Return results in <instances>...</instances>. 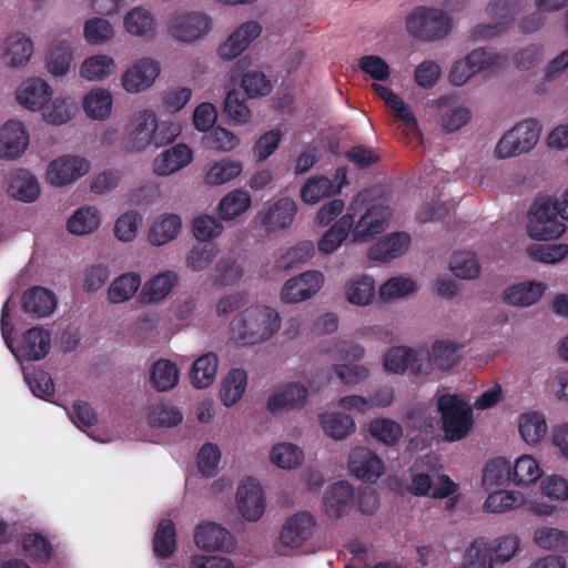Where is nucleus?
<instances>
[{
	"label": "nucleus",
	"instance_id": "nucleus-6",
	"mask_svg": "<svg viewBox=\"0 0 568 568\" xmlns=\"http://www.w3.org/2000/svg\"><path fill=\"white\" fill-rule=\"evenodd\" d=\"M540 126L537 120L528 119L506 132L495 148L499 159L516 156L528 152L539 139Z\"/></svg>",
	"mask_w": 568,
	"mask_h": 568
},
{
	"label": "nucleus",
	"instance_id": "nucleus-7",
	"mask_svg": "<svg viewBox=\"0 0 568 568\" xmlns=\"http://www.w3.org/2000/svg\"><path fill=\"white\" fill-rule=\"evenodd\" d=\"M525 6L526 0H490L486 11L490 18L497 21L477 26L473 32L474 37L484 39L505 32Z\"/></svg>",
	"mask_w": 568,
	"mask_h": 568
},
{
	"label": "nucleus",
	"instance_id": "nucleus-9",
	"mask_svg": "<svg viewBox=\"0 0 568 568\" xmlns=\"http://www.w3.org/2000/svg\"><path fill=\"white\" fill-rule=\"evenodd\" d=\"M384 367L388 372L427 375L430 373V361L423 358V353H417L407 347H394L384 357Z\"/></svg>",
	"mask_w": 568,
	"mask_h": 568
},
{
	"label": "nucleus",
	"instance_id": "nucleus-50",
	"mask_svg": "<svg viewBox=\"0 0 568 568\" xmlns=\"http://www.w3.org/2000/svg\"><path fill=\"white\" fill-rule=\"evenodd\" d=\"M100 216L97 209L81 207L68 221V231L72 234L83 235L97 230Z\"/></svg>",
	"mask_w": 568,
	"mask_h": 568
},
{
	"label": "nucleus",
	"instance_id": "nucleus-19",
	"mask_svg": "<svg viewBox=\"0 0 568 568\" xmlns=\"http://www.w3.org/2000/svg\"><path fill=\"white\" fill-rule=\"evenodd\" d=\"M389 211L383 205H373L361 216L353 230L355 242H369L385 230Z\"/></svg>",
	"mask_w": 568,
	"mask_h": 568
},
{
	"label": "nucleus",
	"instance_id": "nucleus-14",
	"mask_svg": "<svg viewBox=\"0 0 568 568\" xmlns=\"http://www.w3.org/2000/svg\"><path fill=\"white\" fill-rule=\"evenodd\" d=\"M195 545L205 551H225L234 548V538L231 532L212 521L197 525L194 530Z\"/></svg>",
	"mask_w": 568,
	"mask_h": 568
},
{
	"label": "nucleus",
	"instance_id": "nucleus-3",
	"mask_svg": "<svg viewBox=\"0 0 568 568\" xmlns=\"http://www.w3.org/2000/svg\"><path fill=\"white\" fill-rule=\"evenodd\" d=\"M442 429L449 442L463 439L473 426L471 408L458 396L445 394L437 400Z\"/></svg>",
	"mask_w": 568,
	"mask_h": 568
},
{
	"label": "nucleus",
	"instance_id": "nucleus-36",
	"mask_svg": "<svg viewBox=\"0 0 568 568\" xmlns=\"http://www.w3.org/2000/svg\"><path fill=\"white\" fill-rule=\"evenodd\" d=\"M496 562L493 550L485 537L476 538L467 548L460 568H493Z\"/></svg>",
	"mask_w": 568,
	"mask_h": 568
},
{
	"label": "nucleus",
	"instance_id": "nucleus-1",
	"mask_svg": "<svg viewBox=\"0 0 568 568\" xmlns=\"http://www.w3.org/2000/svg\"><path fill=\"white\" fill-rule=\"evenodd\" d=\"M280 326L281 317L274 308L248 307L231 322V336L240 345H254L270 338Z\"/></svg>",
	"mask_w": 568,
	"mask_h": 568
},
{
	"label": "nucleus",
	"instance_id": "nucleus-44",
	"mask_svg": "<svg viewBox=\"0 0 568 568\" xmlns=\"http://www.w3.org/2000/svg\"><path fill=\"white\" fill-rule=\"evenodd\" d=\"M541 476V469L535 458L529 455L520 456L511 467L513 484L528 486L536 483Z\"/></svg>",
	"mask_w": 568,
	"mask_h": 568
},
{
	"label": "nucleus",
	"instance_id": "nucleus-52",
	"mask_svg": "<svg viewBox=\"0 0 568 568\" xmlns=\"http://www.w3.org/2000/svg\"><path fill=\"white\" fill-rule=\"evenodd\" d=\"M114 68V61L105 54H98L84 60L81 75L90 81H100L109 77Z\"/></svg>",
	"mask_w": 568,
	"mask_h": 568
},
{
	"label": "nucleus",
	"instance_id": "nucleus-61",
	"mask_svg": "<svg viewBox=\"0 0 568 568\" xmlns=\"http://www.w3.org/2000/svg\"><path fill=\"white\" fill-rule=\"evenodd\" d=\"M535 542L544 549L568 552V534L557 528H540L535 531Z\"/></svg>",
	"mask_w": 568,
	"mask_h": 568
},
{
	"label": "nucleus",
	"instance_id": "nucleus-42",
	"mask_svg": "<svg viewBox=\"0 0 568 568\" xmlns=\"http://www.w3.org/2000/svg\"><path fill=\"white\" fill-rule=\"evenodd\" d=\"M150 379L155 389L166 392L178 384L179 369L171 361L160 359L153 364Z\"/></svg>",
	"mask_w": 568,
	"mask_h": 568
},
{
	"label": "nucleus",
	"instance_id": "nucleus-4",
	"mask_svg": "<svg viewBox=\"0 0 568 568\" xmlns=\"http://www.w3.org/2000/svg\"><path fill=\"white\" fill-rule=\"evenodd\" d=\"M406 29L416 39L440 40L449 33L452 21L443 10L420 6L408 14Z\"/></svg>",
	"mask_w": 568,
	"mask_h": 568
},
{
	"label": "nucleus",
	"instance_id": "nucleus-58",
	"mask_svg": "<svg viewBox=\"0 0 568 568\" xmlns=\"http://www.w3.org/2000/svg\"><path fill=\"white\" fill-rule=\"evenodd\" d=\"M223 112L235 124L247 123L251 119V110L246 105L245 99H241V93L236 90L226 94Z\"/></svg>",
	"mask_w": 568,
	"mask_h": 568
},
{
	"label": "nucleus",
	"instance_id": "nucleus-59",
	"mask_svg": "<svg viewBox=\"0 0 568 568\" xmlns=\"http://www.w3.org/2000/svg\"><path fill=\"white\" fill-rule=\"evenodd\" d=\"M527 254L530 258L555 264L564 260L568 255L567 244H532L527 247Z\"/></svg>",
	"mask_w": 568,
	"mask_h": 568
},
{
	"label": "nucleus",
	"instance_id": "nucleus-13",
	"mask_svg": "<svg viewBox=\"0 0 568 568\" xmlns=\"http://www.w3.org/2000/svg\"><path fill=\"white\" fill-rule=\"evenodd\" d=\"M315 526V518L310 513L298 511L286 519L280 540L285 547L298 548L313 536Z\"/></svg>",
	"mask_w": 568,
	"mask_h": 568
},
{
	"label": "nucleus",
	"instance_id": "nucleus-28",
	"mask_svg": "<svg viewBox=\"0 0 568 568\" xmlns=\"http://www.w3.org/2000/svg\"><path fill=\"white\" fill-rule=\"evenodd\" d=\"M155 113L150 110H144L140 113L138 123L129 136L128 149L130 151L140 152L153 145Z\"/></svg>",
	"mask_w": 568,
	"mask_h": 568
},
{
	"label": "nucleus",
	"instance_id": "nucleus-48",
	"mask_svg": "<svg viewBox=\"0 0 568 568\" xmlns=\"http://www.w3.org/2000/svg\"><path fill=\"white\" fill-rule=\"evenodd\" d=\"M250 205V194L243 190H234L221 200L219 204L220 216L223 220H232L246 211Z\"/></svg>",
	"mask_w": 568,
	"mask_h": 568
},
{
	"label": "nucleus",
	"instance_id": "nucleus-12",
	"mask_svg": "<svg viewBox=\"0 0 568 568\" xmlns=\"http://www.w3.org/2000/svg\"><path fill=\"white\" fill-rule=\"evenodd\" d=\"M324 283V276L318 271H307L290 278L282 288V300L285 303H298L316 294Z\"/></svg>",
	"mask_w": 568,
	"mask_h": 568
},
{
	"label": "nucleus",
	"instance_id": "nucleus-5",
	"mask_svg": "<svg viewBox=\"0 0 568 568\" xmlns=\"http://www.w3.org/2000/svg\"><path fill=\"white\" fill-rule=\"evenodd\" d=\"M558 216L560 215L557 200L536 201L529 210L528 235L538 241L558 239L566 230L565 223Z\"/></svg>",
	"mask_w": 568,
	"mask_h": 568
},
{
	"label": "nucleus",
	"instance_id": "nucleus-51",
	"mask_svg": "<svg viewBox=\"0 0 568 568\" xmlns=\"http://www.w3.org/2000/svg\"><path fill=\"white\" fill-rule=\"evenodd\" d=\"M346 295L348 302L352 304H369L375 295V284L373 278L362 275L351 280L346 287Z\"/></svg>",
	"mask_w": 568,
	"mask_h": 568
},
{
	"label": "nucleus",
	"instance_id": "nucleus-24",
	"mask_svg": "<svg viewBox=\"0 0 568 568\" xmlns=\"http://www.w3.org/2000/svg\"><path fill=\"white\" fill-rule=\"evenodd\" d=\"M50 85L38 78L24 81L17 90L19 103L31 111L42 109L51 99Z\"/></svg>",
	"mask_w": 568,
	"mask_h": 568
},
{
	"label": "nucleus",
	"instance_id": "nucleus-2",
	"mask_svg": "<svg viewBox=\"0 0 568 568\" xmlns=\"http://www.w3.org/2000/svg\"><path fill=\"white\" fill-rule=\"evenodd\" d=\"M8 301L3 304L1 310V333L6 341L7 346L18 361L36 362L44 358L51 348V334L49 331L41 327H31L26 331L21 337L20 344L14 348L9 338V333L12 331V325L7 321Z\"/></svg>",
	"mask_w": 568,
	"mask_h": 568
},
{
	"label": "nucleus",
	"instance_id": "nucleus-40",
	"mask_svg": "<svg viewBox=\"0 0 568 568\" xmlns=\"http://www.w3.org/2000/svg\"><path fill=\"white\" fill-rule=\"evenodd\" d=\"M141 285V277L138 273L130 272L115 278L108 290V297L111 303L119 304L130 300Z\"/></svg>",
	"mask_w": 568,
	"mask_h": 568
},
{
	"label": "nucleus",
	"instance_id": "nucleus-31",
	"mask_svg": "<svg viewBox=\"0 0 568 568\" xmlns=\"http://www.w3.org/2000/svg\"><path fill=\"white\" fill-rule=\"evenodd\" d=\"M155 557L169 559L176 550V530L171 519H161L152 539Z\"/></svg>",
	"mask_w": 568,
	"mask_h": 568
},
{
	"label": "nucleus",
	"instance_id": "nucleus-41",
	"mask_svg": "<svg viewBox=\"0 0 568 568\" xmlns=\"http://www.w3.org/2000/svg\"><path fill=\"white\" fill-rule=\"evenodd\" d=\"M83 109L88 116L103 120L109 116L112 109V95L105 89L90 91L83 100Z\"/></svg>",
	"mask_w": 568,
	"mask_h": 568
},
{
	"label": "nucleus",
	"instance_id": "nucleus-55",
	"mask_svg": "<svg viewBox=\"0 0 568 568\" xmlns=\"http://www.w3.org/2000/svg\"><path fill=\"white\" fill-rule=\"evenodd\" d=\"M128 32L134 36H152L154 33V19L142 8H134L124 18Z\"/></svg>",
	"mask_w": 568,
	"mask_h": 568
},
{
	"label": "nucleus",
	"instance_id": "nucleus-16",
	"mask_svg": "<svg viewBox=\"0 0 568 568\" xmlns=\"http://www.w3.org/2000/svg\"><path fill=\"white\" fill-rule=\"evenodd\" d=\"M346 170L343 168L336 170L335 180L338 183L324 175L310 178L301 190V197L305 203L315 204L324 197L338 193L346 183Z\"/></svg>",
	"mask_w": 568,
	"mask_h": 568
},
{
	"label": "nucleus",
	"instance_id": "nucleus-25",
	"mask_svg": "<svg viewBox=\"0 0 568 568\" xmlns=\"http://www.w3.org/2000/svg\"><path fill=\"white\" fill-rule=\"evenodd\" d=\"M410 237L404 232H396L387 235L374 244L368 251L372 261L388 262L403 255L409 247Z\"/></svg>",
	"mask_w": 568,
	"mask_h": 568
},
{
	"label": "nucleus",
	"instance_id": "nucleus-57",
	"mask_svg": "<svg viewBox=\"0 0 568 568\" xmlns=\"http://www.w3.org/2000/svg\"><path fill=\"white\" fill-rule=\"evenodd\" d=\"M449 267L457 277L464 280L475 278L480 272L479 263L475 254L470 252L454 253Z\"/></svg>",
	"mask_w": 568,
	"mask_h": 568
},
{
	"label": "nucleus",
	"instance_id": "nucleus-39",
	"mask_svg": "<svg viewBox=\"0 0 568 568\" xmlns=\"http://www.w3.org/2000/svg\"><path fill=\"white\" fill-rule=\"evenodd\" d=\"M182 227L181 217L176 214H169L155 222L149 232V240L154 245H163L174 240Z\"/></svg>",
	"mask_w": 568,
	"mask_h": 568
},
{
	"label": "nucleus",
	"instance_id": "nucleus-23",
	"mask_svg": "<svg viewBox=\"0 0 568 568\" xmlns=\"http://www.w3.org/2000/svg\"><path fill=\"white\" fill-rule=\"evenodd\" d=\"M354 500V488L347 481H337L324 496L325 513L328 517L341 518L348 514Z\"/></svg>",
	"mask_w": 568,
	"mask_h": 568
},
{
	"label": "nucleus",
	"instance_id": "nucleus-27",
	"mask_svg": "<svg viewBox=\"0 0 568 568\" xmlns=\"http://www.w3.org/2000/svg\"><path fill=\"white\" fill-rule=\"evenodd\" d=\"M8 193L21 202L31 203L39 197L40 186L30 171L20 169L11 174Z\"/></svg>",
	"mask_w": 568,
	"mask_h": 568
},
{
	"label": "nucleus",
	"instance_id": "nucleus-8",
	"mask_svg": "<svg viewBox=\"0 0 568 568\" xmlns=\"http://www.w3.org/2000/svg\"><path fill=\"white\" fill-rule=\"evenodd\" d=\"M211 19L200 12L175 13L171 17L168 31L181 42H193L209 32Z\"/></svg>",
	"mask_w": 568,
	"mask_h": 568
},
{
	"label": "nucleus",
	"instance_id": "nucleus-56",
	"mask_svg": "<svg viewBox=\"0 0 568 568\" xmlns=\"http://www.w3.org/2000/svg\"><path fill=\"white\" fill-rule=\"evenodd\" d=\"M369 433L382 443L393 446L400 439L403 429L400 424L395 420L376 418L369 424Z\"/></svg>",
	"mask_w": 568,
	"mask_h": 568
},
{
	"label": "nucleus",
	"instance_id": "nucleus-37",
	"mask_svg": "<svg viewBox=\"0 0 568 568\" xmlns=\"http://www.w3.org/2000/svg\"><path fill=\"white\" fill-rule=\"evenodd\" d=\"M509 481L513 483L511 466L505 458H494L486 464L481 477L485 489L489 490Z\"/></svg>",
	"mask_w": 568,
	"mask_h": 568
},
{
	"label": "nucleus",
	"instance_id": "nucleus-43",
	"mask_svg": "<svg viewBox=\"0 0 568 568\" xmlns=\"http://www.w3.org/2000/svg\"><path fill=\"white\" fill-rule=\"evenodd\" d=\"M321 426L327 436L343 439L354 432L355 422L348 415L331 413L321 416Z\"/></svg>",
	"mask_w": 568,
	"mask_h": 568
},
{
	"label": "nucleus",
	"instance_id": "nucleus-29",
	"mask_svg": "<svg viewBox=\"0 0 568 568\" xmlns=\"http://www.w3.org/2000/svg\"><path fill=\"white\" fill-rule=\"evenodd\" d=\"M546 286L538 282H523L509 286L504 292V300L510 305L515 306H530L537 303Z\"/></svg>",
	"mask_w": 568,
	"mask_h": 568
},
{
	"label": "nucleus",
	"instance_id": "nucleus-34",
	"mask_svg": "<svg viewBox=\"0 0 568 568\" xmlns=\"http://www.w3.org/2000/svg\"><path fill=\"white\" fill-rule=\"evenodd\" d=\"M296 204L292 199H280L263 216L262 223L270 229H285L292 224Z\"/></svg>",
	"mask_w": 568,
	"mask_h": 568
},
{
	"label": "nucleus",
	"instance_id": "nucleus-21",
	"mask_svg": "<svg viewBox=\"0 0 568 568\" xmlns=\"http://www.w3.org/2000/svg\"><path fill=\"white\" fill-rule=\"evenodd\" d=\"M160 73V65L152 59H141L122 77V85L128 92H140L149 88Z\"/></svg>",
	"mask_w": 568,
	"mask_h": 568
},
{
	"label": "nucleus",
	"instance_id": "nucleus-18",
	"mask_svg": "<svg viewBox=\"0 0 568 568\" xmlns=\"http://www.w3.org/2000/svg\"><path fill=\"white\" fill-rule=\"evenodd\" d=\"M357 202H353L347 212L337 220L320 239L318 250L324 254L335 252L342 243L347 239L352 227L354 226Z\"/></svg>",
	"mask_w": 568,
	"mask_h": 568
},
{
	"label": "nucleus",
	"instance_id": "nucleus-62",
	"mask_svg": "<svg viewBox=\"0 0 568 568\" xmlns=\"http://www.w3.org/2000/svg\"><path fill=\"white\" fill-rule=\"evenodd\" d=\"M242 164L239 161H221L213 164L206 173V182L213 185L226 183L242 172Z\"/></svg>",
	"mask_w": 568,
	"mask_h": 568
},
{
	"label": "nucleus",
	"instance_id": "nucleus-10",
	"mask_svg": "<svg viewBox=\"0 0 568 568\" xmlns=\"http://www.w3.org/2000/svg\"><path fill=\"white\" fill-rule=\"evenodd\" d=\"M90 162L75 155H63L52 161L47 170V180L50 184L63 186L87 174Z\"/></svg>",
	"mask_w": 568,
	"mask_h": 568
},
{
	"label": "nucleus",
	"instance_id": "nucleus-33",
	"mask_svg": "<svg viewBox=\"0 0 568 568\" xmlns=\"http://www.w3.org/2000/svg\"><path fill=\"white\" fill-rule=\"evenodd\" d=\"M178 280L174 272L168 271L151 278L142 290L140 298L143 303L163 300L173 288Z\"/></svg>",
	"mask_w": 568,
	"mask_h": 568
},
{
	"label": "nucleus",
	"instance_id": "nucleus-32",
	"mask_svg": "<svg viewBox=\"0 0 568 568\" xmlns=\"http://www.w3.org/2000/svg\"><path fill=\"white\" fill-rule=\"evenodd\" d=\"M219 361L214 353L200 356L192 365L190 372L191 383L196 388L210 386L217 373Z\"/></svg>",
	"mask_w": 568,
	"mask_h": 568
},
{
	"label": "nucleus",
	"instance_id": "nucleus-22",
	"mask_svg": "<svg viewBox=\"0 0 568 568\" xmlns=\"http://www.w3.org/2000/svg\"><path fill=\"white\" fill-rule=\"evenodd\" d=\"M308 398V389L301 383H287L267 400V409L276 414L282 409L301 408Z\"/></svg>",
	"mask_w": 568,
	"mask_h": 568
},
{
	"label": "nucleus",
	"instance_id": "nucleus-47",
	"mask_svg": "<svg viewBox=\"0 0 568 568\" xmlns=\"http://www.w3.org/2000/svg\"><path fill=\"white\" fill-rule=\"evenodd\" d=\"M71 61L72 51L68 42L60 41L51 45L47 57V67L51 74L55 77L65 74Z\"/></svg>",
	"mask_w": 568,
	"mask_h": 568
},
{
	"label": "nucleus",
	"instance_id": "nucleus-49",
	"mask_svg": "<svg viewBox=\"0 0 568 568\" xmlns=\"http://www.w3.org/2000/svg\"><path fill=\"white\" fill-rule=\"evenodd\" d=\"M22 549L33 561L48 562L53 549L48 538L40 534H26L22 537Z\"/></svg>",
	"mask_w": 568,
	"mask_h": 568
},
{
	"label": "nucleus",
	"instance_id": "nucleus-53",
	"mask_svg": "<svg viewBox=\"0 0 568 568\" xmlns=\"http://www.w3.org/2000/svg\"><path fill=\"white\" fill-rule=\"evenodd\" d=\"M523 495L509 490H498L488 495L484 503V509L488 513H506L523 504Z\"/></svg>",
	"mask_w": 568,
	"mask_h": 568
},
{
	"label": "nucleus",
	"instance_id": "nucleus-54",
	"mask_svg": "<svg viewBox=\"0 0 568 568\" xmlns=\"http://www.w3.org/2000/svg\"><path fill=\"white\" fill-rule=\"evenodd\" d=\"M270 458L277 467L292 469L302 464L304 454L296 445L282 443L272 448Z\"/></svg>",
	"mask_w": 568,
	"mask_h": 568
},
{
	"label": "nucleus",
	"instance_id": "nucleus-46",
	"mask_svg": "<svg viewBox=\"0 0 568 568\" xmlns=\"http://www.w3.org/2000/svg\"><path fill=\"white\" fill-rule=\"evenodd\" d=\"M547 425L545 417L539 413H527L520 417L519 433L523 439L530 445H535L546 435Z\"/></svg>",
	"mask_w": 568,
	"mask_h": 568
},
{
	"label": "nucleus",
	"instance_id": "nucleus-20",
	"mask_svg": "<svg viewBox=\"0 0 568 568\" xmlns=\"http://www.w3.org/2000/svg\"><path fill=\"white\" fill-rule=\"evenodd\" d=\"M261 32L262 27L258 22H244L219 47L220 57L224 60L236 58L261 34Z\"/></svg>",
	"mask_w": 568,
	"mask_h": 568
},
{
	"label": "nucleus",
	"instance_id": "nucleus-26",
	"mask_svg": "<svg viewBox=\"0 0 568 568\" xmlns=\"http://www.w3.org/2000/svg\"><path fill=\"white\" fill-rule=\"evenodd\" d=\"M57 306L54 293L41 287L33 286L27 290L22 295V308L36 317H45L50 315Z\"/></svg>",
	"mask_w": 568,
	"mask_h": 568
},
{
	"label": "nucleus",
	"instance_id": "nucleus-60",
	"mask_svg": "<svg viewBox=\"0 0 568 568\" xmlns=\"http://www.w3.org/2000/svg\"><path fill=\"white\" fill-rule=\"evenodd\" d=\"M314 253L315 246L312 241L298 242L276 261V266L285 271L291 270L310 260Z\"/></svg>",
	"mask_w": 568,
	"mask_h": 568
},
{
	"label": "nucleus",
	"instance_id": "nucleus-11",
	"mask_svg": "<svg viewBox=\"0 0 568 568\" xmlns=\"http://www.w3.org/2000/svg\"><path fill=\"white\" fill-rule=\"evenodd\" d=\"M237 507L242 516L250 521H256L265 510L263 489L252 477L243 479L236 493Z\"/></svg>",
	"mask_w": 568,
	"mask_h": 568
},
{
	"label": "nucleus",
	"instance_id": "nucleus-30",
	"mask_svg": "<svg viewBox=\"0 0 568 568\" xmlns=\"http://www.w3.org/2000/svg\"><path fill=\"white\" fill-rule=\"evenodd\" d=\"M192 161V151L186 144H176L164 151L161 158L156 159L154 172L158 175H169Z\"/></svg>",
	"mask_w": 568,
	"mask_h": 568
},
{
	"label": "nucleus",
	"instance_id": "nucleus-45",
	"mask_svg": "<svg viewBox=\"0 0 568 568\" xmlns=\"http://www.w3.org/2000/svg\"><path fill=\"white\" fill-rule=\"evenodd\" d=\"M459 346L454 342L437 341L433 346L432 355L423 353V358L430 361V366L435 364L440 369H449L458 363Z\"/></svg>",
	"mask_w": 568,
	"mask_h": 568
},
{
	"label": "nucleus",
	"instance_id": "nucleus-64",
	"mask_svg": "<svg viewBox=\"0 0 568 568\" xmlns=\"http://www.w3.org/2000/svg\"><path fill=\"white\" fill-rule=\"evenodd\" d=\"M205 148L215 151H230L239 144V138L231 131L216 126L203 136Z\"/></svg>",
	"mask_w": 568,
	"mask_h": 568
},
{
	"label": "nucleus",
	"instance_id": "nucleus-63",
	"mask_svg": "<svg viewBox=\"0 0 568 568\" xmlns=\"http://www.w3.org/2000/svg\"><path fill=\"white\" fill-rule=\"evenodd\" d=\"M24 379L34 396L45 400L54 396V384L48 372L34 369L31 374L24 373Z\"/></svg>",
	"mask_w": 568,
	"mask_h": 568
},
{
	"label": "nucleus",
	"instance_id": "nucleus-35",
	"mask_svg": "<svg viewBox=\"0 0 568 568\" xmlns=\"http://www.w3.org/2000/svg\"><path fill=\"white\" fill-rule=\"evenodd\" d=\"M33 53V43L24 33H13L6 39V54L9 64L20 67L26 64Z\"/></svg>",
	"mask_w": 568,
	"mask_h": 568
},
{
	"label": "nucleus",
	"instance_id": "nucleus-15",
	"mask_svg": "<svg viewBox=\"0 0 568 568\" xmlns=\"http://www.w3.org/2000/svg\"><path fill=\"white\" fill-rule=\"evenodd\" d=\"M348 468L358 479L375 483L385 470L383 460L371 449L357 447L349 454Z\"/></svg>",
	"mask_w": 568,
	"mask_h": 568
},
{
	"label": "nucleus",
	"instance_id": "nucleus-38",
	"mask_svg": "<svg viewBox=\"0 0 568 568\" xmlns=\"http://www.w3.org/2000/svg\"><path fill=\"white\" fill-rule=\"evenodd\" d=\"M247 374L244 369L233 368L229 372L221 387V399L227 407L234 405L244 394Z\"/></svg>",
	"mask_w": 568,
	"mask_h": 568
},
{
	"label": "nucleus",
	"instance_id": "nucleus-17",
	"mask_svg": "<svg viewBox=\"0 0 568 568\" xmlns=\"http://www.w3.org/2000/svg\"><path fill=\"white\" fill-rule=\"evenodd\" d=\"M29 144V135L19 121H8L0 129V158L13 160L19 158Z\"/></svg>",
	"mask_w": 568,
	"mask_h": 568
}]
</instances>
